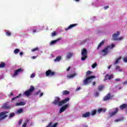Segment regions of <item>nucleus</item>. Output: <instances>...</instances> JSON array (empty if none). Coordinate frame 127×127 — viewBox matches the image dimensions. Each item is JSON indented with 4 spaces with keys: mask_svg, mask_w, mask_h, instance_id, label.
Instances as JSON below:
<instances>
[{
    "mask_svg": "<svg viewBox=\"0 0 127 127\" xmlns=\"http://www.w3.org/2000/svg\"><path fill=\"white\" fill-rule=\"evenodd\" d=\"M86 42H87V39L83 40L82 41V44H84V43H86Z\"/></svg>",
    "mask_w": 127,
    "mask_h": 127,
    "instance_id": "50",
    "label": "nucleus"
},
{
    "mask_svg": "<svg viewBox=\"0 0 127 127\" xmlns=\"http://www.w3.org/2000/svg\"><path fill=\"white\" fill-rule=\"evenodd\" d=\"M80 90H81V87H77V88L76 89V92H78V91H80Z\"/></svg>",
    "mask_w": 127,
    "mask_h": 127,
    "instance_id": "49",
    "label": "nucleus"
},
{
    "mask_svg": "<svg viewBox=\"0 0 127 127\" xmlns=\"http://www.w3.org/2000/svg\"><path fill=\"white\" fill-rule=\"evenodd\" d=\"M22 121H21V120H20L19 121V125H20V124H21V122H22Z\"/></svg>",
    "mask_w": 127,
    "mask_h": 127,
    "instance_id": "62",
    "label": "nucleus"
},
{
    "mask_svg": "<svg viewBox=\"0 0 127 127\" xmlns=\"http://www.w3.org/2000/svg\"><path fill=\"white\" fill-rule=\"evenodd\" d=\"M75 0V1H76V2H79V1H80V0Z\"/></svg>",
    "mask_w": 127,
    "mask_h": 127,
    "instance_id": "60",
    "label": "nucleus"
},
{
    "mask_svg": "<svg viewBox=\"0 0 127 127\" xmlns=\"http://www.w3.org/2000/svg\"><path fill=\"white\" fill-rule=\"evenodd\" d=\"M4 67H5V64L4 63L0 64V68H4Z\"/></svg>",
    "mask_w": 127,
    "mask_h": 127,
    "instance_id": "37",
    "label": "nucleus"
},
{
    "mask_svg": "<svg viewBox=\"0 0 127 127\" xmlns=\"http://www.w3.org/2000/svg\"><path fill=\"white\" fill-rule=\"evenodd\" d=\"M108 8H109V6H105L104 7V9H108Z\"/></svg>",
    "mask_w": 127,
    "mask_h": 127,
    "instance_id": "51",
    "label": "nucleus"
},
{
    "mask_svg": "<svg viewBox=\"0 0 127 127\" xmlns=\"http://www.w3.org/2000/svg\"><path fill=\"white\" fill-rule=\"evenodd\" d=\"M73 56V54L72 53H67L65 56V58L69 60V59H71V58H72Z\"/></svg>",
    "mask_w": 127,
    "mask_h": 127,
    "instance_id": "19",
    "label": "nucleus"
},
{
    "mask_svg": "<svg viewBox=\"0 0 127 127\" xmlns=\"http://www.w3.org/2000/svg\"><path fill=\"white\" fill-rule=\"evenodd\" d=\"M77 25H78V24H70L68 27L65 28V30L67 31V30H69V29H72V28H73V27L77 26Z\"/></svg>",
    "mask_w": 127,
    "mask_h": 127,
    "instance_id": "13",
    "label": "nucleus"
},
{
    "mask_svg": "<svg viewBox=\"0 0 127 127\" xmlns=\"http://www.w3.org/2000/svg\"><path fill=\"white\" fill-rule=\"evenodd\" d=\"M113 77H114V75L113 74L109 75V74H107L105 75V78L104 80L105 81H106V80H111V79H113Z\"/></svg>",
    "mask_w": 127,
    "mask_h": 127,
    "instance_id": "14",
    "label": "nucleus"
},
{
    "mask_svg": "<svg viewBox=\"0 0 127 127\" xmlns=\"http://www.w3.org/2000/svg\"><path fill=\"white\" fill-rule=\"evenodd\" d=\"M13 96V93L12 92H10V94L9 95V97H12Z\"/></svg>",
    "mask_w": 127,
    "mask_h": 127,
    "instance_id": "53",
    "label": "nucleus"
},
{
    "mask_svg": "<svg viewBox=\"0 0 127 127\" xmlns=\"http://www.w3.org/2000/svg\"><path fill=\"white\" fill-rule=\"evenodd\" d=\"M55 75V72L53 70L49 69L46 71V77H53Z\"/></svg>",
    "mask_w": 127,
    "mask_h": 127,
    "instance_id": "9",
    "label": "nucleus"
},
{
    "mask_svg": "<svg viewBox=\"0 0 127 127\" xmlns=\"http://www.w3.org/2000/svg\"><path fill=\"white\" fill-rule=\"evenodd\" d=\"M115 111L113 112H111L109 114L110 117H114V116H116L118 112H119V108H115Z\"/></svg>",
    "mask_w": 127,
    "mask_h": 127,
    "instance_id": "12",
    "label": "nucleus"
},
{
    "mask_svg": "<svg viewBox=\"0 0 127 127\" xmlns=\"http://www.w3.org/2000/svg\"><path fill=\"white\" fill-rule=\"evenodd\" d=\"M116 45L114 44H112L111 45L108 46L106 48L103 49L102 51V55L103 56H106V55H108V53L113 49V48H115Z\"/></svg>",
    "mask_w": 127,
    "mask_h": 127,
    "instance_id": "1",
    "label": "nucleus"
},
{
    "mask_svg": "<svg viewBox=\"0 0 127 127\" xmlns=\"http://www.w3.org/2000/svg\"><path fill=\"white\" fill-rule=\"evenodd\" d=\"M103 89H104V85H100V86H99L98 87V91H102Z\"/></svg>",
    "mask_w": 127,
    "mask_h": 127,
    "instance_id": "36",
    "label": "nucleus"
},
{
    "mask_svg": "<svg viewBox=\"0 0 127 127\" xmlns=\"http://www.w3.org/2000/svg\"><path fill=\"white\" fill-rule=\"evenodd\" d=\"M76 75L77 74L76 73L70 74L69 75H67V78L68 79H72V78H74V77L76 76Z\"/></svg>",
    "mask_w": 127,
    "mask_h": 127,
    "instance_id": "22",
    "label": "nucleus"
},
{
    "mask_svg": "<svg viewBox=\"0 0 127 127\" xmlns=\"http://www.w3.org/2000/svg\"><path fill=\"white\" fill-rule=\"evenodd\" d=\"M3 108L4 109H7L8 108V106H7V103H5L3 105Z\"/></svg>",
    "mask_w": 127,
    "mask_h": 127,
    "instance_id": "40",
    "label": "nucleus"
},
{
    "mask_svg": "<svg viewBox=\"0 0 127 127\" xmlns=\"http://www.w3.org/2000/svg\"><path fill=\"white\" fill-rule=\"evenodd\" d=\"M19 55H20V56H22V55H23V52H20L19 53Z\"/></svg>",
    "mask_w": 127,
    "mask_h": 127,
    "instance_id": "52",
    "label": "nucleus"
},
{
    "mask_svg": "<svg viewBox=\"0 0 127 127\" xmlns=\"http://www.w3.org/2000/svg\"><path fill=\"white\" fill-rule=\"evenodd\" d=\"M53 104L58 106L59 107H61V106H62V104H61V99L58 97H56L55 98V100L53 102Z\"/></svg>",
    "mask_w": 127,
    "mask_h": 127,
    "instance_id": "6",
    "label": "nucleus"
},
{
    "mask_svg": "<svg viewBox=\"0 0 127 127\" xmlns=\"http://www.w3.org/2000/svg\"><path fill=\"white\" fill-rule=\"evenodd\" d=\"M62 57L61 56H59L56 58V59L54 60L55 62H59L60 60H61Z\"/></svg>",
    "mask_w": 127,
    "mask_h": 127,
    "instance_id": "31",
    "label": "nucleus"
},
{
    "mask_svg": "<svg viewBox=\"0 0 127 127\" xmlns=\"http://www.w3.org/2000/svg\"><path fill=\"white\" fill-rule=\"evenodd\" d=\"M90 115V112H86L82 115V118H89Z\"/></svg>",
    "mask_w": 127,
    "mask_h": 127,
    "instance_id": "26",
    "label": "nucleus"
},
{
    "mask_svg": "<svg viewBox=\"0 0 127 127\" xmlns=\"http://www.w3.org/2000/svg\"><path fill=\"white\" fill-rule=\"evenodd\" d=\"M51 35H52V36L53 37H54V36H55L56 35V32L55 31L52 32V33H51Z\"/></svg>",
    "mask_w": 127,
    "mask_h": 127,
    "instance_id": "45",
    "label": "nucleus"
},
{
    "mask_svg": "<svg viewBox=\"0 0 127 127\" xmlns=\"http://www.w3.org/2000/svg\"><path fill=\"white\" fill-rule=\"evenodd\" d=\"M105 44V40L102 41L101 42L99 43L97 47V49H100L101 47L103 46Z\"/></svg>",
    "mask_w": 127,
    "mask_h": 127,
    "instance_id": "25",
    "label": "nucleus"
},
{
    "mask_svg": "<svg viewBox=\"0 0 127 127\" xmlns=\"http://www.w3.org/2000/svg\"><path fill=\"white\" fill-rule=\"evenodd\" d=\"M121 60H122V57H119V58H118L115 60V61L114 63V66H117V65H118V64H119L120 63V62H121Z\"/></svg>",
    "mask_w": 127,
    "mask_h": 127,
    "instance_id": "16",
    "label": "nucleus"
},
{
    "mask_svg": "<svg viewBox=\"0 0 127 127\" xmlns=\"http://www.w3.org/2000/svg\"><path fill=\"white\" fill-rule=\"evenodd\" d=\"M37 50H39V49L38 48H35L34 49H33L31 50L32 52H35V51H36Z\"/></svg>",
    "mask_w": 127,
    "mask_h": 127,
    "instance_id": "41",
    "label": "nucleus"
},
{
    "mask_svg": "<svg viewBox=\"0 0 127 127\" xmlns=\"http://www.w3.org/2000/svg\"><path fill=\"white\" fill-rule=\"evenodd\" d=\"M119 90H121V88H119Z\"/></svg>",
    "mask_w": 127,
    "mask_h": 127,
    "instance_id": "63",
    "label": "nucleus"
},
{
    "mask_svg": "<svg viewBox=\"0 0 127 127\" xmlns=\"http://www.w3.org/2000/svg\"><path fill=\"white\" fill-rule=\"evenodd\" d=\"M92 85L93 86H95V85H96V82H93Z\"/></svg>",
    "mask_w": 127,
    "mask_h": 127,
    "instance_id": "57",
    "label": "nucleus"
},
{
    "mask_svg": "<svg viewBox=\"0 0 127 127\" xmlns=\"http://www.w3.org/2000/svg\"><path fill=\"white\" fill-rule=\"evenodd\" d=\"M27 31H28V32L32 31V32H34V33L36 32V30H34L33 28H31V27L28 28Z\"/></svg>",
    "mask_w": 127,
    "mask_h": 127,
    "instance_id": "35",
    "label": "nucleus"
},
{
    "mask_svg": "<svg viewBox=\"0 0 127 127\" xmlns=\"http://www.w3.org/2000/svg\"><path fill=\"white\" fill-rule=\"evenodd\" d=\"M15 114H16V113L13 112L10 113L8 117L9 119H12V118L15 117Z\"/></svg>",
    "mask_w": 127,
    "mask_h": 127,
    "instance_id": "29",
    "label": "nucleus"
},
{
    "mask_svg": "<svg viewBox=\"0 0 127 127\" xmlns=\"http://www.w3.org/2000/svg\"><path fill=\"white\" fill-rule=\"evenodd\" d=\"M15 113H16V115H20L21 114H23L24 109L23 108H20L18 109Z\"/></svg>",
    "mask_w": 127,
    "mask_h": 127,
    "instance_id": "17",
    "label": "nucleus"
},
{
    "mask_svg": "<svg viewBox=\"0 0 127 127\" xmlns=\"http://www.w3.org/2000/svg\"><path fill=\"white\" fill-rule=\"evenodd\" d=\"M69 94V91L68 90H64L63 91V95H68Z\"/></svg>",
    "mask_w": 127,
    "mask_h": 127,
    "instance_id": "38",
    "label": "nucleus"
},
{
    "mask_svg": "<svg viewBox=\"0 0 127 127\" xmlns=\"http://www.w3.org/2000/svg\"><path fill=\"white\" fill-rule=\"evenodd\" d=\"M69 101H70V98L69 97H67L65 99H64V100L61 101V104H62V105H64L66 104V103H67V102H69Z\"/></svg>",
    "mask_w": 127,
    "mask_h": 127,
    "instance_id": "18",
    "label": "nucleus"
},
{
    "mask_svg": "<svg viewBox=\"0 0 127 127\" xmlns=\"http://www.w3.org/2000/svg\"><path fill=\"white\" fill-rule=\"evenodd\" d=\"M31 58H32L33 59H36V58H37V57H36V56H33V57H31Z\"/></svg>",
    "mask_w": 127,
    "mask_h": 127,
    "instance_id": "54",
    "label": "nucleus"
},
{
    "mask_svg": "<svg viewBox=\"0 0 127 127\" xmlns=\"http://www.w3.org/2000/svg\"><path fill=\"white\" fill-rule=\"evenodd\" d=\"M36 95H37L38 96H39V97H40V98H41V97L43 96V93L41 92V90H39L36 93Z\"/></svg>",
    "mask_w": 127,
    "mask_h": 127,
    "instance_id": "27",
    "label": "nucleus"
},
{
    "mask_svg": "<svg viewBox=\"0 0 127 127\" xmlns=\"http://www.w3.org/2000/svg\"><path fill=\"white\" fill-rule=\"evenodd\" d=\"M127 1V0H126Z\"/></svg>",
    "mask_w": 127,
    "mask_h": 127,
    "instance_id": "64",
    "label": "nucleus"
},
{
    "mask_svg": "<svg viewBox=\"0 0 127 127\" xmlns=\"http://www.w3.org/2000/svg\"><path fill=\"white\" fill-rule=\"evenodd\" d=\"M124 85H127V81H125V82H124Z\"/></svg>",
    "mask_w": 127,
    "mask_h": 127,
    "instance_id": "59",
    "label": "nucleus"
},
{
    "mask_svg": "<svg viewBox=\"0 0 127 127\" xmlns=\"http://www.w3.org/2000/svg\"><path fill=\"white\" fill-rule=\"evenodd\" d=\"M121 34L120 31H117L115 33L113 34L112 35V38L113 40H118V41H121V40H123L124 39V37L121 36L119 37V35Z\"/></svg>",
    "mask_w": 127,
    "mask_h": 127,
    "instance_id": "2",
    "label": "nucleus"
},
{
    "mask_svg": "<svg viewBox=\"0 0 127 127\" xmlns=\"http://www.w3.org/2000/svg\"><path fill=\"white\" fill-rule=\"evenodd\" d=\"M24 105H25V102H21L16 103L15 104V106L16 107H18L19 106H24Z\"/></svg>",
    "mask_w": 127,
    "mask_h": 127,
    "instance_id": "24",
    "label": "nucleus"
},
{
    "mask_svg": "<svg viewBox=\"0 0 127 127\" xmlns=\"http://www.w3.org/2000/svg\"><path fill=\"white\" fill-rule=\"evenodd\" d=\"M111 67H112V65H109V66L108 67V69H111Z\"/></svg>",
    "mask_w": 127,
    "mask_h": 127,
    "instance_id": "58",
    "label": "nucleus"
},
{
    "mask_svg": "<svg viewBox=\"0 0 127 127\" xmlns=\"http://www.w3.org/2000/svg\"><path fill=\"white\" fill-rule=\"evenodd\" d=\"M7 113L8 112L6 111L0 113V121L3 120V119H5V118L7 117V115H6Z\"/></svg>",
    "mask_w": 127,
    "mask_h": 127,
    "instance_id": "10",
    "label": "nucleus"
},
{
    "mask_svg": "<svg viewBox=\"0 0 127 127\" xmlns=\"http://www.w3.org/2000/svg\"><path fill=\"white\" fill-rule=\"evenodd\" d=\"M127 104H123L120 107V110H124L127 108Z\"/></svg>",
    "mask_w": 127,
    "mask_h": 127,
    "instance_id": "33",
    "label": "nucleus"
},
{
    "mask_svg": "<svg viewBox=\"0 0 127 127\" xmlns=\"http://www.w3.org/2000/svg\"><path fill=\"white\" fill-rule=\"evenodd\" d=\"M20 96H21V94H19L16 97L12 98V100L11 101H13V100H15V99H18V98H19L20 97Z\"/></svg>",
    "mask_w": 127,
    "mask_h": 127,
    "instance_id": "39",
    "label": "nucleus"
},
{
    "mask_svg": "<svg viewBox=\"0 0 127 127\" xmlns=\"http://www.w3.org/2000/svg\"><path fill=\"white\" fill-rule=\"evenodd\" d=\"M91 71L88 70L86 72V75H90V74H91Z\"/></svg>",
    "mask_w": 127,
    "mask_h": 127,
    "instance_id": "48",
    "label": "nucleus"
},
{
    "mask_svg": "<svg viewBox=\"0 0 127 127\" xmlns=\"http://www.w3.org/2000/svg\"><path fill=\"white\" fill-rule=\"evenodd\" d=\"M29 122H30V119L27 118L25 120L24 123L22 125V127H26L29 125Z\"/></svg>",
    "mask_w": 127,
    "mask_h": 127,
    "instance_id": "11",
    "label": "nucleus"
},
{
    "mask_svg": "<svg viewBox=\"0 0 127 127\" xmlns=\"http://www.w3.org/2000/svg\"><path fill=\"white\" fill-rule=\"evenodd\" d=\"M116 66V70L117 71H119V72H122L123 71V69L121 68V66H118V65H115Z\"/></svg>",
    "mask_w": 127,
    "mask_h": 127,
    "instance_id": "30",
    "label": "nucleus"
},
{
    "mask_svg": "<svg viewBox=\"0 0 127 127\" xmlns=\"http://www.w3.org/2000/svg\"><path fill=\"white\" fill-rule=\"evenodd\" d=\"M1 79H3V75H0V80H1Z\"/></svg>",
    "mask_w": 127,
    "mask_h": 127,
    "instance_id": "55",
    "label": "nucleus"
},
{
    "mask_svg": "<svg viewBox=\"0 0 127 127\" xmlns=\"http://www.w3.org/2000/svg\"><path fill=\"white\" fill-rule=\"evenodd\" d=\"M96 114H97L96 110H92L90 113L91 116H95V115H96Z\"/></svg>",
    "mask_w": 127,
    "mask_h": 127,
    "instance_id": "34",
    "label": "nucleus"
},
{
    "mask_svg": "<svg viewBox=\"0 0 127 127\" xmlns=\"http://www.w3.org/2000/svg\"><path fill=\"white\" fill-rule=\"evenodd\" d=\"M96 66H97V63H94L92 65V69H94V68H96Z\"/></svg>",
    "mask_w": 127,
    "mask_h": 127,
    "instance_id": "43",
    "label": "nucleus"
},
{
    "mask_svg": "<svg viewBox=\"0 0 127 127\" xmlns=\"http://www.w3.org/2000/svg\"><path fill=\"white\" fill-rule=\"evenodd\" d=\"M33 91H34V87H33V86H31L29 89L26 90L24 92V94L26 97H29V96L31 95V93H32V92H33Z\"/></svg>",
    "mask_w": 127,
    "mask_h": 127,
    "instance_id": "4",
    "label": "nucleus"
},
{
    "mask_svg": "<svg viewBox=\"0 0 127 127\" xmlns=\"http://www.w3.org/2000/svg\"><path fill=\"white\" fill-rule=\"evenodd\" d=\"M94 78H96V77L95 76H91L84 79L83 80V85H88L89 83H91V81H93V79H94Z\"/></svg>",
    "mask_w": 127,
    "mask_h": 127,
    "instance_id": "7",
    "label": "nucleus"
},
{
    "mask_svg": "<svg viewBox=\"0 0 127 127\" xmlns=\"http://www.w3.org/2000/svg\"><path fill=\"white\" fill-rule=\"evenodd\" d=\"M111 99V94L110 93L108 94L106 96H105L103 98V101H109Z\"/></svg>",
    "mask_w": 127,
    "mask_h": 127,
    "instance_id": "20",
    "label": "nucleus"
},
{
    "mask_svg": "<svg viewBox=\"0 0 127 127\" xmlns=\"http://www.w3.org/2000/svg\"><path fill=\"white\" fill-rule=\"evenodd\" d=\"M123 61L125 63L127 62V56H125L123 58Z\"/></svg>",
    "mask_w": 127,
    "mask_h": 127,
    "instance_id": "42",
    "label": "nucleus"
},
{
    "mask_svg": "<svg viewBox=\"0 0 127 127\" xmlns=\"http://www.w3.org/2000/svg\"><path fill=\"white\" fill-rule=\"evenodd\" d=\"M23 72V69L20 68L17 69H16L14 70L13 73L12 74H11V77L12 78H17L18 77L19 74L20 73H22Z\"/></svg>",
    "mask_w": 127,
    "mask_h": 127,
    "instance_id": "3",
    "label": "nucleus"
},
{
    "mask_svg": "<svg viewBox=\"0 0 127 127\" xmlns=\"http://www.w3.org/2000/svg\"><path fill=\"white\" fill-rule=\"evenodd\" d=\"M87 54H88V52L86 49H83L81 51V60L82 61H85L87 59Z\"/></svg>",
    "mask_w": 127,
    "mask_h": 127,
    "instance_id": "5",
    "label": "nucleus"
},
{
    "mask_svg": "<svg viewBox=\"0 0 127 127\" xmlns=\"http://www.w3.org/2000/svg\"><path fill=\"white\" fill-rule=\"evenodd\" d=\"M115 81H120V78L115 79Z\"/></svg>",
    "mask_w": 127,
    "mask_h": 127,
    "instance_id": "61",
    "label": "nucleus"
},
{
    "mask_svg": "<svg viewBox=\"0 0 127 127\" xmlns=\"http://www.w3.org/2000/svg\"><path fill=\"white\" fill-rule=\"evenodd\" d=\"M35 77V73H32L30 75V78H34Z\"/></svg>",
    "mask_w": 127,
    "mask_h": 127,
    "instance_id": "47",
    "label": "nucleus"
},
{
    "mask_svg": "<svg viewBox=\"0 0 127 127\" xmlns=\"http://www.w3.org/2000/svg\"><path fill=\"white\" fill-rule=\"evenodd\" d=\"M57 125H58V123H55V124H53L52 122H51V123L47 126V127H57Z\"/></svg>",
    "mask_w": 127,
    "mask_h": 127,
    "instance_id": "23",
    "label": "nucleus"
},
{
    "mask_svg": "<svg viewBox=\"0 0 127 127\" xmlns=\"http://www.w3.org/2000/svg\"><path fill=\"white\" fill-rule=\"evenodd\" d=\"M14 54L16 55L17 54H18V53H19V52H20V50H19V49H16L14 50Z\"/></svg>",
    "mask_w": 127,
    "mask_h": 127,
    "instance_id": "32",
    "label": "nucleus"
},
{
    "mask_svg": "<svg viewBox=\"0 0 127 127\" xmlns=\"http://www.w3.org/2000/svg\"><path fill=\"white\" fill-rule=\"evenodd\" d=\"M5 35L6 36H11V35H12V33L11 32V31H9V30H6L5 31Z\"/></svg>",
    "mask_w": 127,
    "mask_h": 127,
    "instance_id": "21",
    "label": "nucleus"
},
{
    "mask_svg": "<svg viewBox=\"0 0 127 127\" xmlns=\"http://www.w3.org/2000/svg\"><path fill=\"white\" fill-rule=\"evenodd\" d=\"M106 111H107V110L105 108L103 109V108H100L99 109H98L97 112L98 113H105L106 112Z\"/></svg>",
    "mask_w": 127,
    "mask_h": 127,
    "instance_id": "28",
    "label": "nucleus"
},
{
    "mask_svg": "<svg viewBox=\"0 0 127 127\" xmlns=\"http://www.w3.org/2000/svg\"><path fill=\"white\" fill-rule=\"evenodd\" d=\"M122 121V119H116L114 120L115 123H119V122H121Z\"/></svg>",
    "mask_w": 127,
    "mask_h": 127,
    "instance_id": "44",
    "label": "nucleus"
},
{
    "mask_svg": "<svg viewBox=\"0 0 127 127\" xmlns=\"http://www.w3.org/2000/svg\"><path fill=\"white\" fill-rule=\"evenodd\" d=\"M60 40H61V38H59L57 40L51 41L50 43V45H54L59 42V41H60Z\"/></svg>",
    "mask_w": 127,
    "mask_h": 127,
    "instance_id": "15",
    "label": "nucleus"
},
{
    "mask_svg": "<svg viewBox=\"0 0 127 127\" xmlns=\"http://www.w3.org/2000/svg\"><path fill=\"white\" fill-rule=\"evenodd\" d=\"M99 93L98 92H96L94 93L95 97H98V96H99Z\"/></svg>",
    "mask_w": 127,
    "mask_h": 127,
    "instance_id": "46",
    "label": "nucleus"
},
{
    "mask_svg": "<svg viewBox=\"0 0 127 127\" xmlns=\"http://www.w3.org/2000/svg\"><path fill=\"white\" fill-rule=\"evenodd\" d=\"M70 69H71V67L69 66V67L66 69V71L68 72V71H69V70H70Z\"/></svg>",
    "mask_w": 127,
    "mask_h": 127,
    "instance_id": "56",
    "label": "nucleus"
},
{
    "mask_svg": "<svg viewBox=\"0 0 127 127\" xmlns=\"http://www.w3.org/2000/svg\"><path fill=\"white\" fill-rule=\"evenodd\" d=\"M68 108H70V104H67L64 105V106L62 107L60 109L59 113L60 114H62L64 112H65Z\"/></svg>",
    "mask_w": 127,
    "mask_h": 127,
    "instance_id": "8",
    "label": "nucleus"
}]
</instances>
